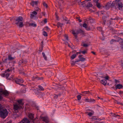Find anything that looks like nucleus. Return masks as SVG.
<instances>
[{
  "mask_svg": "<svg viewBox=\"0 0 123 123\" xmlns=\"http://www.w3.org/2000/svg\"><path fill=\"white\" fill-rule=\"evenodd\" d=\"M111 6L115 7L116 9L118 8L120 10H122L123 4L120 0H115L112 2Z\"/></svg>",
  "mask_w": 123,
  "mask_h": 123,
  "instance_id": "nucleus-1",
  "label": "nucleus"
},
{
  "mask_svg": "<svg viewBox=\"0 0 123 123\" xmlns=\"http://www.w3.org/2000/svg\"><path fill=\"white\" fill-rule=\"evenodd\" d=\"M8 113L6 109L2 108L0 111V117L4 118L8 115Z\"/></svg>",
  "mask_w": 123,
  "mask_h": 123,
  "instance_id": "nucleus-2",
  "label": "nucleus"
},
{
  "mask_svg": "<svg viewBox=\"0 0 123 123\" xmlns=\"http://www.w3.org/2000/svg\"><path fill=\"white\" fill-rule=\"evenodd\" d=\"M9 93L6 90H4L1 88H0V101H1L3 98L2 95L3 96H6L8 95Z\"/></svg>",
  "mask_w": 123,
  "mask_h": 123,
  "instance_id": "nucleus-3",
  "label": "nucleus"
},
{
  "mask_svg": "<svg viewBox=\"0 0 123 123\" xmlns=\"http://www.w3.org/2000/svg\"><path fill=\"white\" fill-rule=\"evenodd\" d=\"M84 31L80 29L77 31L73 30L72 31V33L74 34L76 37H77V34H78L79 33H81L82 34H84Z\"/></svg>",
  "mask_w": 123,
  "mask_h": 123,
  "instance_id": "nucleus-4",
  "label": "nucleus"
},
{
  "mask_svg": "<svg viewBox=\"0 0 123 123\" xmlns=\"http://www.w3.org/2000/svg\"><path fill=\"white\" fill-rule=\"evenodd\" d=\"M30 121L29 119L25 117L18 123H30Z\"/></svg>",
  "mask_w": 123,
  "mask_h": 123,
  "instance_id": "nucleus-5",
  "label": "nucleus"
},
{
  "mask_svg": "<svg viewBox=\"0 0 123 123\" xmlns=\"http://www.w3.org/2000/svg\"><path fill=\"white\" fill-rule=\"evenodd\" d=\"M23 18L21 17H18L17 19L16 20V24L17 25H18L19 23L20 22H22L23 21Z\"/></svg>",
  "mask_w": 123,
  "mask_h": 123,
  "instance_id": "nucleus-6",
  "label": "nucleus"
},
{
  "mask_svg": "<svg viewBox=\"0 0 123 123\" xmlns=\"http://www.w3.org/2000/svg\"><path fill=\"white\" fill-rule=\"evenodd\" d=\"M44 29L46 31H44L43 32V34L44 36H47V35L46 32L47 31L48 32L49 31H50V30L48 27L47 26L45 27L44 28Z\"/></svg>",
  "mask_w": 123,
  "mask_h": 123,
  "instance_id": "nucleus-7",
  "label": "nucleus"
},
{
  "mask_svg": "<svg viewBox=\"0 0 123 123\" xmlns=\"http://www.w3.org/2000/svg\"><path fill=\"white\" fill-rule=\"evenodd\" d=\"M14 109L16 110H18L20 108L23 109V108L22 106L17 105H14Z\"/></svg>",
  "mask_w": 123,
  "mask_h": 123,
  "instance_id": "nucleus-8",
  "label": "nucleus"
},
{
  "mask_svg": "<svg viewBox=\"0 0 123 123\" xmlns=\"http://www.w3.org/2000/svg\"><path fill=\"white\" fill-rule=\"evenodd\" d=\"M15 81L17 84L19 85L20 84V83H23L24 82L23 80L22 79H17L15 80Z\"/></svg>",
  "mask_w": 123,
  "mask_h": 123,
  "instance_id": "nucleus-9",
  "label": "nucleus"
},
{
  "mask_svg": "<svg viewBox=\"0 0 123 123\" xmlns=\"http://www.w3.org/2000/svg\"><path fill=\"white\" fill-rule=\"evenodd\" d=\"M37 14V12L35 11H34L32 12L31 13V17L33 18L35 17L36 15Z\"/></svg>",
  "mask_w": 123,
  "mask_h": 123,
  "instance_id": "nucleus-10",
  "label": "nucleus"
},
{
  "mask_svg": "<svg viewBox=\"0 0 123 123\" xmlns=\"http://www.w3.org/2000/svg\"><path fill=\"white\" fill-rule=\"evenodd\" d=\"M43 42L42 41L41 43V46L39 48V49L38 51L39 52H41L43 50Z\"/></svg>",
  "mask_w": 123,
  "mask_h": 123,
  "instance_id": "nucleus-11",
  "label": "nucleus"
},
{
  "mask_svg": "<svg viewBox=\"0 0 123 123\" xmlns=\"http://www.w3.org/2000/svg\"><path fill=\"white\" fill-rule=\"evenodd\" d=\"M29 118L31 120H32L34 118V114L31 113H29L28 115Z\"/></svg>",
  "mask_w": 123,
  "mask_h": 123,
  "instance_id": "nucleus-12",
  "label": "nucleus"
},
{
  "mask_svg": "<svg viewBox=\"0 0 123 123\" xmlns=\"http://www.w3.org/2000/svg\"><path fill=\"white\" fill-rule=\"evenodd\" d=\"M38 2V1H32L31 3V4L32 6L34 7V5H37Z\"/></svg>",
  "mask_w": 123,
  "mask_h": 123,
  "instance_id": "nucleus-13",
  "label": "nucleus"
},
{
  "mask_svg": "<svg viewBox=\"0 0 123 123\" xmlns=\"http://www.w3.org/2000/svg\"><path fill=\"white\" fill-rule=\"evenodd\" d=\"M42 120L46 123H47L49 122V121L48 120V118L46 117H43L41 118Z\"/></svg>",
  "mask_w": 123,
  "mask_h": 123,
  "instance_id": "nucleus-14",
  "label": "nucleus"
},
{
  "mask_svg": "<svg viewBox=\"0 0 123 123\" xmlns=\"http://www.w3.org/2000/svg\"><path fill=\"white\" fill-rule=\"evenodd\" d=\"M122 85L121 84H118L116 85L115 88L116 89H120L123 87Z\"/></svg>",
  "mask_w": 123,
  "mask_h": 123,
  "instance_id": "nucleus-15",
  "label": "nucleus"
},
{
  "mask_svg": "<svg viewBox=\"0 0 123 123\" xmlns=\"http://www.w3.org/2000/svg\"><path fill=\"white\" fill-rule=\"evenodd\" d=\"M107 82V81L105 79H103L100 81L101 83L104 86H105L106 85Z\"/></svg>",
  "mask_w": 123,
  "mask_h": 123,
  "instance_id": "nucleus-16",
  "label": "nucleus"
},
{
  "mask_svg": "<svg viewBox=\"0 0 123 123\" xmlns=\"http://www.w3.org/2000/svg\"><path fill=\"white\" fill-rule=\"evenodd\" d=\"M63 40L64 41V43L68 45V46L70 47L69 44L68 43V39H64Z\"/></svg>",
  "mask_w": 123,
  "mask_h": 123,
  "instance_id": "nucleus-17",
  "label": "nucleus"
},
{
  "mask_svg": "<svg viewBox=\"0 0 123 123\" xmlns=\"http://www.w3.org/2000/svg\"><path fill=\"white\" fill-rule=\"evenodd\" d=\"M119 44L121 45V47L123 48V39H119Z\"/></svg>",
  "mask_w": 123,
  "mask_h": 123,
  "instance_id": "nucleus-18",
  "label": "nucleus"
},
{
  "mask_svg": "<svg viewBox=\"0 0 123 123\" xmlns=\"http://www.w3.org/2000/svg\"><path fill=\"white\" fill-rule=\"evenodd\" d=\"M83 26L85 27L86 30L89 31L90 30V28L89 27L87 26V25L85 23H84L83 25Z\"/></svg>",
  "mask_w": 123,
  "mask_h": 123,
  "instance_id": "nucleus-19",
  "label": "nucleus"
},
{
  "mask_svg": "<svg viewBox=\"0 0 123 123\" xmlns=\"http://www.w3.org/2000/svg\"><path fill=\"white\" fill-rule=\"evenodd\" d=\"M82 56V55H80L79 56V58L80 59V61H84L85 60V59L83 57H81Z\"/></svg>",
  "mask_w": 123,
  "mask_h": 123,
  "instance_id": "nucleus-20",
  "label": "nucleus"
},
{
  "mask_svg": "<svg viewBox=\"0 0 123 123\" xmlns=\"http://www.w3.org/2000/svg\"><path fill=\"white\" fill-rule=\"evenodd\" d=\"M18 102L19 104V106H23V105H24L23 103L22 102V100H18Z\"/></svg>",
  "mask_w": 123,
  "mask_h": 123,
  "instance_id": "nucleus-21",
  "label": "nucleus"
},
{
  "mask_svg": "<svg viewBox=\"0 0 123 123\" xmlns=\"http://www.w3.org/2000/svg\"><path fill=\"white\" fill-rule=\"evenodd\" d=\"M90 42L87 43H83V46L85 47H86L90 45Z\"/></svg>",
  "mask_w": 123,
  "mask_h": 123,
  "instance_id": "nucleus-22",
  "label": "nucleus"
},
{
  "mask_svg": "<svg viewBox=\"0 0 123 123\" xmlns=\"http://www.w3.org/2000/svg\"><path fill=\"white\" fill-rule=\"evenodd\" d=\"M3 62L6 63H10V62L8 58H6L3 61Z\"/></svg>",
  "mask_w": 123,
  "mask_h": 123,
  "instance_id": "nucleus-23",
  "label": "nucleus"
},
{
  "mask_svg": "<svg viewBox=\"0 0 123 123\" xmlns=\"http://www.w3.org/2000/svg\"><path fill=\"white\" fill-rule=\"evenodd\" d=\"M8 58L9 61H13L14 59L13 57H12L11 55H9L8 56Z\"/></svg>",
  "mask_w": 123,
  "mask_h": 123,
  "instance_id": "nucleus-24",
  "label": "nucleus"
},
{
  "mask_svg": "<svg viewBox=\"0 0 123 123\" xmlns=\"http://www.w3.org/2000/svg\"><path fill=\"white\" fill-rule=\"evenodd\" d=\"M90 93L89 91H86L85 92H82V95H85L86 94H89Z\"/></svg>",
  "mask_w": 123,
  "mask_h": 123,
  "instance_id": "nucleus-25",
  "label": "nucleus"
},
{
  "mask_svg": "<svg viewBox=\"0 0 123 123\" xmlns=\"http://www.w3.org/2000/svg\"><path fill=\"white\" fill-rule=\"evenodd\" d=\"M18 24L19 27H22L24 26L23 23L22 22H19Z\"/></svg>",
  "mask_w": 123,
  "mask_h": 123,
  "instance_id": "nucleus-26",
  "label": "nucleus"
},
{
  "mask_svg": "<svg viewBox=\"0 0 123 123\" xmlns=\"http://www.w3.org/2000/svg\"><path fill=\"white\" fill-rule=\"evenodd\" d=\"M38 87L40 91H43L44 90V88L41 86L39 85L38 86Z\"/></svg>",
  "mask_w": 123,
  "mask_h": 123,
  "instance_id": "nucleus-27",
  "label": "nucleus"
},
{
  "mask_svg": "<svg viewBox=\"0 0 123 123\" xmlns=\"http://www.w3.org/2000/svg\"><path fill=\"white\" fill-rule=\"evenodd\" d=\"M119 41V40H115L113 39H112L111 41H110V43L111 44H112L114 42H118Z\"/></svg>",
  "mask_w": 123,
  "mask_h": 123,
  "instance_id": "nucleus-28",
  "label": "nucleus"
},
{
  "mask_svg": "<svg viewBox=\"0 0 123 123\" xmlns=\"http://www.w3.org/2000/svg\"><path fill=\"white\" fill-rule=\"evenodd\" d=\"M42 54L44 59L46 60H47V57L46 56L44 52H42Z\"/></svg>",
  "mask_w": 123,
  "mask_h": 123,
  "instance_id": "nucleus-29",
  "label": "nucleus"
},
{
  "mask_svg": "<svg viewBox=\"0 0 123 123\" xmlns=\"http://www.w3.org/2000/svg\"><path fill=\"white\" fill-rule=\"evenodd\" d=\"M112 115V116H113L114 117H120V116L119 115H116L113 113H111Z\"/></svg>",
  "mask_w": 123,
  "mask_h": 123,
  "instance_id": "nucleus-30",
  "label": "nucleus"
},
{
  "mask_svg": "<svg viewBox=\"0 0 123 123\" xmlns=\"http://www.w3.org/2000/svg\"><path fill=\"white\" fill-rule=\"evenodd\" d=\"M96 6L98 8H99L101 7L100 4L98 3V2H97L96 3Z\"/></svg>",
  "mask_w": 123,
  "mask_h": 123,
  "instance_id": "nucleus-31",
  "label": "nucleus"
},
{
  "mask_svg": "<svg viewBox=\"0 0 123 123\" xmlns=\"http://www.w3.org/2000/svg\"><path fill=\"white\" fill-rule=\"evenodd\" d=\"M76 55L74 54L72 55L71 56V58L72 60L74 59L76 57Z\"/></svg>",
  "mask_w": 123,
  "mask_h": 123,
  "instance_id": "nucleus-32",
  "label": "nucleus"
},
{
  "mask_svg": "<svg viewBox=\"0 0 123 123\" xmlns=\"http://www.w3.org/2000/svg\"><path fill=\"white\" fill-rule=\"evenodd\" d=\"M95 100L93 99L90 98V102L91 103H94Z\"/></svg>",
  "mask_w": 123,
  "mask_h": 123,
  "instance_id": "nucleus-33",
  "label": "nucleus"
},
{
  "mask_svg": "<svg viewBox=\"0 0 123 123\" xmlns=\"http://www.w3.org/2000/svg\"><path fill=\"white\" fill-rule=\"evenodd\" d=\"M30 26H33L34 27H36L37 25L36 24L34 23H30L29 24Z\"/></svg>",
  "mask_w": 123,
  "mask_h": 123,
  "instance_id": "nucleus-34",
  "label": "nucleus"
},
{
  "mask_svg": "<svg viewBox=\"0 0 123 123\" xmlns=\"http://www.w3.org/2000/svg\"><path fill=\"white\" fill-rule=\"evenodd\" d=\"M26 91V89L24 88L22 89L21 90V92L23 93H25Z\"/></svg>",
  "mask_w": 123,
  "mask_h": 123,
  "instance_id": "nucleus-35",
  "label": "nucleus"
},
{
  "mask_svg": "<svg viewBox=\"0 0 123 123\" xmlns=\"http://www.w3.org/2000/svg\"><path fill=\"white\" fill-rule=\"evenodd\" d=\"M23 62V60H20L19 62H18V64L19 65H21L22 64Z\"/></svg>",
  "mask_w": 123,
  "mask_h": 123,
  "instance_id": "nucleus-36",
  "label": "nucleus"
},
{
  "mask_svg": "<svg viewBox=\"0 0 123 123\" xmlns=\"http://www.w3.org/2000/svg\"><path fill=\"white\" fill-rule=\"evenodd\" d=\"M87 50H84L83 51H81V53L83 54H86L87 53Z\"/></svg>",
  "mask_w": 123,
  "mask_h": 123,
  "instance_id": "nucleus-37",
  "label": "nucleus"
},
{
  "mask_svg": "<svg viewBox=\"0 0 123 123\" xmlns=\"http://www.w3.org/2000/svg\"><path fill=\"white\" fill-rule=\"evenodd\" d=\"M75 61L74 62L73 61H71V65L73 66L75 65Z\"/></svg>",
  "mask_w": 123,
  "mask_h": 123,
  "instance_id": "nucleus-38",
  "label": "nucleus"
},
{
  "mask_svg": "<svg viewBox=\"0 0 123 123\" xmlns=\"http://www.w3.org/2000/svg\"><path fill=\"white\" fill-rule=\"evenodd\" d=\"M4 75L6 78H8L9 76V74L8 73H6V74H4Z\"/></svg>",
  "mask_w": 123,
  "mask_h": 123,
  "instance_id": "nucleus-39",
  "label": "nucleus"
},
{
  "mask_svg": "<svg viewBox=\"0 0 123 123\" xmlns=\"http://www.w3.org/2000/svg\"><path fill=\"white\" fill-rule=\"evenodd\" d=\"M78 100H80L81 98V96L80 95H78L77 96Z\"/></svg>",
  "mask_w": 123,
  "mask_h": 123,
  "instance_id": "nucleus-40",
  "label": "nucleus"
},
{
  "mask_svg": "<svg viewBox=\"0 0 123 123\" xmlns=\"http://www.w3.org/2000/svg\"><path fill=\"white\" fill-rule=\"evenodd\" d=\"M42 22H43L44 24H46L47 22V19L46 18H45L44 19V20H43L42 21Z\"/></svg>",
  "mask_w": 123,
  "mask_h": 123,
  "instance_id": "nucleus-41",
  "label": "nucleus"
},
{
  "mask_svg": "<svg viewBox=\"0 0 123 123\" xmlns=\"http://www.w3.org/2000/svg\"><path fill=\"white\" fill-rule=\"evenodd\" d=\"M60 94H59L58 95L55 94V96H54V98H55L56 99L58 98V96H60Z\"/></svg>",
  "mask_w": 123,
  "mask_h": 123,
  "instance_id": "nucleus-42",
  "label": "nucleus"
},
{
  "mask_svg": "<svg viewBox=\"0 0 123 123\" xmlns=\"http://www.w3.org/2000/svg\"><path fill=\"white\" fill-rule=\"evenodd\" d=\"M37 78V79H39V77H37L36 76H34L32 77V80H34L35 79Z\"/></svg>",
  "mask_w": 123,
  "mask_h": 123,
  "instance_id": "nucleus-43",
  "label": "nucleus"
},
{
  "mask_svg": "<svg viewBox=\"0 0 123 123\" xmlns=\"http://www.w3.org/2000/svg\"><path fill=\"white\" fill-rule=\"evenodd\" d=\"M62 25L60 23L58 22L57 23V26L58 27L59 26H62Z\"/></svg>",
  "mask_w": 123,
  "mask_h": 123,
  "instance_id": "nucleus-44",
  "label": "nucleus"
},
{
  "mask_svg": "<svg viewBox=\"0 0 123 123\" xmlns=\"http://www.w3.org/2000/svg\"><path fill=\"white\" fill-rule=\"evenodd\" d=\"M92 120L93 121L97 119V118L95 117H92Z\"/></svg>",
  "mask_w": 123,
  "mask_h": 123,
  "instance_id": "nucleus-45",
  "label": "nucleus"
},
{
  "mask_svg": "<svg viewBox=\"0 0 123 123\" xmlns=\"http://www.w3.org/2000/svg\"><path fill=\"white\" fill-rule=\"evenodd\" d=\"M97 30L99 31H101L102 30V28L100 27H98L97 28Z\"/></svg>",
  "mask_w": 123,
  "mask_h": 123,
  "instance_id": "nucleus-46",
  "label": "nucleus"
},
{
  "mask_svg": "<svg viewBox=\"0 0 123 123\" xmlns=\"http://www.w3.org/2000/svg\"><path fill=\"white\" fill-rule=\"evenodd\" d=\"M35 10L37 11H40V12L41 11V10L38 7H37L35 9Z\"/></svg>",
  "mask_w": 123,
  "mask_h": 123,
  "instance_id": "nucleus-47",
  "label": "nucleus"
},
{
  "mask_svg": "<svg viewBox=\"0 0 123 123\" xmlns=\"http://www.w3.org/2000/svg\"><path fill=\"white\" fill-rule=\"evenodd\" d=\"M85 101L86 102H90V99L86 98L85 99Z\"/></svg>",
  "mask_w": 123,
  "mask_h": 123,
  "instance_id": "nucleus-48",
  "label": "nucleus"
},
{
  "mask_svg": "<svg viewBox=\"0 0 123 123\" xmlns=\"http://www.w3.org/2000/svg\"><path fill=\"white\" fill-rule=\"evenodd\" d=\"M43 5L44 7H46V8H47L48 7L47 4L45 3H43Z\"/></svg>",
  "mask_w": 123,
  "mask_h": 123,
  "instance_id": "nucleus-49",
  "label": "nucleus"
},
{
  "mask_svg": "<svg viewBox=\"0 0 123 123\" xmlns=\"http://www.w3.org/2000/svg\"><path fill=\"white\" fill-rule=\"evenodd\" d=\"M109 77L108 76H107L104 77V78L105 79V80H108L109 78Z\"/></svg>",
  "mask_w": 123,
  "mask_h": 123,
  "instance_id": "nucleus-50",
  "label": "nucleus"
},
{
  "mask_svg": "<svg viewBox=\"0 0 123 123\" xmlns=\"http://www.w3.org/2000/svg\"><path fill=\"white\" fill-rule=\"evenodd\" d=\"M92 113L91 112H90L88 114V115L90 116H92Z\"/></svg>",
  "mask_w": 123,
  "mask_h": 123,
  "instance_id": "nucleus-51",
  "label": "nucleus"
},
{
  "mask_svg": "<svg viewBox=\"0 0 123 123\" xmlns=\"http://www.w3.org/2000/svg\"><path fill=\"white\" fill-rule=\"evenodd\" d=\"M10 71V70H9V69H8L6 70L5 71V73H7V72H9Z\"/></svg>",
  "mask_w": 123,
  "mask_h": 123,
  "instance_id": "nucleus-52",
  "label": "nucleus"
},
{
  "mask_svg": "<svg viewBox=\"0 0 123 123\" xmlns=\"http://www.w3.org/2000/svg\"><path fill=\"white\" fill-rule=\"evenodd\" d=\"M88 4H89V5H88V6L89 7L92 6V4L90 3H89Z\"/></svg>",
  "mask_w": 123,
  "mask_h": 123,
  "instance_id": "nucleus-53",
  "label": "nucleus"
},
{
  "mask_svg": "<svg viewBox=\"0 0 123 123\" xmlns=\"http://www.w3.org/2000/svg\"><path fill=\"white\" fill-rule=\"evenodd\" d=\"M65 38H68V35H65Z\"/></svg>",
  "mask_w": 123,
  "mask_h": 123,
  "instance_id": "nucleus-54",
  "label": "nucleus"
},
{
  "mask_svg": "<svg viewBox=\"0 0 123 123\" xmlns=\"http://www.w3.org/2000/svg\"><path fill=\"white\" fill-rule=\"evenodd\" d=\"M91 52V53H92L94 55H96L95 53V52H94V51H92Z\"/></svg>",
  "mask_w": 123,
  "mask_h": 123,
  "instance_id": "nucleus-55",
  "label": "nucleus"
},
{
  "mask_svg": "<svg viewBox=\"0 0 123 123\" xmlns=\"http://www.w3.org/2000/svg\"><path fill=\"white\" fill-rule=\"evenodd\" d=\"M80 60H76L75 61V62H79L80 61Z\"/></svg>",
  "mask_w": 123,
  "mask_h": 123,
  "instance_id": "nucleus-56",
  "label": "nucleus"
},
{
  "mask_svg": "<svg viewBox=\"0 0 123 123\" xmlns=\"http://www.w3.org/2000/svg\"><path fill=\"white\" fill-rule=\"evenodd\" d=\"M81 51H80V52H77L76 54V55H77L78 54H80L81 53Z\"/></svg>",
  "mask_w": 123,
  "mask_h": 123,
  "instance_id": "nucleus-57",
  "label": "nucleus"
},
{
  "mask_svg": "<svg viewBox=\"0 0 123 123\" xmlns=\"http://www.w3.org/2000/svg\"><path fill=\"white\" fill-rule=\"evenodd\" d=\"M115 81L116 83H117V82H118V80L116 79L115 80Z\"/></svg>",
  "mask_w": 123,
  "mask_h": 123,
  "instance_id": "nucleus-58",
  "label": "nucleus"
},
{
  "mask_svg": "<svg viewBox=\"0 0 123 123\" xmlns=\"http://www.w3.org/2000/svg\"><path fill=\"white\" fill-rule=\"evenodd\" d=\"M97 120H98V121H100L101 120V119H99V118H98V119H97Z\"/></svg>",
  "mask_w": 123,
  "mask_h": 123,
  "instance_id": "nucleus-59",
  "label": "nucleus"
},
{
  "mask_svg": "<svg viewBox=\"0 0 123 123\" xmlns=\"http://www.w3.org/2000/svg\"><path fill=\"white\" fill-rule=\"evenodd\" d=\"M117 104H118L120 105V102H117Z\"/></svg>",
  "mask_w": 123,
  "mask_h": 123,
  "instance_id": "nucleus-60",
  "label": "nucleus"
},
{
  "mask_svg": "<svg viewBox=\"0 0 123 123\" xmlns=\"http://www.w3.org/2000/svg\"><path fill=\"white\" fill-rule=\"evenodd\" d=\"M42 13L43 14V15H44V16L45 15V13L44 12H42Z\"/></svg>",
  "mask_w": 123,
  "mask_h": 123,
  "instance_id": "nucleus-61",
  "label": "nucleus"
},
{
  "mask_svg": "<svg viewBox=\"0 0 123 123\" xmlns=\"http://www.w3.org/2000/svg\"><path fill=\"white\" fill-rule=\"evenodd\" d=\"M79 22H80L82 21L81 20V19H79Z\"/></svg>",
  "mask_w": 123,
  "mask_h": 123,
  "instance_id": "nucleus-62",
  "label": "nucleus"
},
{
  "mask_svg": "<svg viewBox=\"0 0 123 123\" xmlns=\"http://www.w3.org/2000/svg\"><path fill=\"white\" fill-rule=\"evenodd\" d=\"M120 105H123V103H120Z\"/></svg>",
  "mask_w": 123,
  "mask_h": 123,
  "instance_id": "nucleus-63",
  "label": "nucleus"
},
{
  "mask_svg": "<svg viewBox=\"0 0 123 123\" xmlns=\"http://www.w3.org/2000/svg\"><path fill=\"white\" fill-rule=\"evenodd\" d=\"M93 123H99L97 121H96L94 122Z\"/></svg>",
  "mask_w": 123,
  "mask_h": 123,
  "instance_id": "nucleus-64",
  "label": "nucleus"
}]
</instances>
